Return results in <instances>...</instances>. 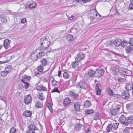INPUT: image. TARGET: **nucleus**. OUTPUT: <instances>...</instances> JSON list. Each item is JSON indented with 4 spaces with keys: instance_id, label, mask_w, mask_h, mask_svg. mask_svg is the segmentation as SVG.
I'll return each instance as SVG.
<instances>
[{
    "instance_id": "f257e3e1",
    "label": "nucleus",
    "mask_w": 133,
    "mask_h": 133,
    "mask_svg": "<svg viewBox=\"0 0 133 133\" xmlns=\"http://www.w3.org/2000/svg\"><path fill=\"white\" fill-rule=\"evenodd\" d=\"M40 43L39 48L41 49L44 50L47 49L46 52H50L53 50L50 48H49L50 43L48 41L47 38L45 37H43L40 39Z\"/></svg>"
},
{
    "instance_id": "f03ea898",
    "label": "nucleus",
    "mask_w": 133,
    "mask_h": 133,
    "mask_svg": "<svg viewBox=\"0 0 133 133\" xmlns=\"http://www.w3.org/2000/svg\"><path fill=\"white\" fill-rule=\"evenodd\" d=\"M31 79V77L24 75L22 77L21 81L23 83L24 88L26 89L28 88L30 86L29 84L26 82V81H29Z\"/></svg>"
},
{
    "instance_id": "7ed1b4c3",
    "label": "nucleus",
    "mask_w": 133,
    "mask_h": 133,
    "mask_svg": "<svg viewBox=\"0 0 133 133\" xmlns=\"http://www.w3.org/2000/svg\"><path fill=\"white\" fill-rule=\"evenodd\" d=\"M29 128L26 132V133H35V131L36 130H38L37 128L33 124H29L28 125Z\"/></svg>"
},
{
    "instance_id": "20e7f679",
    "label": "nucleus",
    "mask_w": 133,
    "mask_h": 133,
    "mask_svg": "<svg viewBox=\"0 0 133 133\" xmlns=\"http://www.w3.org/2000/svg\"><path fill=\"white\" fill-rule=\"evenodd\" d=\"M115 69L113 71L114 74L115 75H117L119 72H120L122 74L124 75L125 74V71H126V69L124 68H120V70L118 68L117 66H116L115 67Z\"/></svg>"
},
{
    "instance_id": "39448f33",
    "label": "nucleus",
    "mask_w": 133,
    "mask_h": 133,
    "mask_svg": "<svg viewBox=\"0 0 133 133\" xmlns=\"http://www.w3.org/2000/svg\"><path fill=\"white\" fill-rule=\"evenodd\" d=\"M104 70L101 68H99L96 70L95 72V77H99L104 74Z\"/></svg>"
},
{
    "instance_id": "423d86ee",
    "label": "nucleus",
    "mask_w": 133,
    "mask_h": 133,
    "mask_svg": "<svg viewBox=\"0 0 133 133\" xmlns=\"http://www.w3.org/2000/svg\"><path fill=\"white\" fill-rule=\"evenodd\" d=\"M95 75V72L92 69H90L88 71L85 72V76L90 77H93Z\"/></svg>"
},
{
    "instance_id": "0eeeda50",
    "label": "nucleus",
    "mask_w": 133,
    "mask_h": 133,
    "mask_svg": "<svg viewBox=\"0 0 133 133\" xmlns=\"http://www.w3.org/2000/svg\"><path fill=\"white\" fill-rule=\"evenodd\" d=\"M130 94L129 91H124L122 93L121 95V97L125 100L128 99L130 97Z\"/></svg>"
},
{
    "instance_id": "6e6552de",
    "label": "nucleus",
    "mask_w": 133,
    "mask_h": 133,
    "mask_svg": "<svg viewBox=\"0 0 133 133\" xmlns=\"http://www.w3.org/2000/svg\"><path fill=\"white\" fill-rule=\"evenodd\" d=\"M77 86L78 87H79L84 89H86L87 88V85L85 82L84 81H81L78 83L77 84Z\"/></svg>"
},
{
    "instance_id": "1a4fd4ad",
    "label": "nucleus",
    "mask_w": 133,
    "mask_h": 133,
    "mask_svg": "<svg viewBox=\"0 0 133 133\" xmlns=\"http://www.w3.org/2000/svg\"><path fill=\"white\" fill-rule=\"evenodd\" d=\"M85 57V55L82 53H79L77 54L76 57L75 58L76 60L79 61L81 60L84 59Z\"/></svg>"
},
{
    "instance_id": "9d476101",
    "label": "nucleus",
    "mask_w": 133,
    "mask_h": 133,
    "mask_svg": "<svg viewBox=\"0 0 133 133\" xmlns=\"http://www.w3.org/2000/svg\"><path fill=\"white\" fill-rule=\"evenodd\" d=\"M120 122L122 124L127 126L128 125V123L127 122L126 118L124 115H122L120 117L119 119Z\"/></svg>"
},
{
    "instance_id": "9b49d317",
    "label": "nucleus",
    "mask_w": 133,
    "mask_h": 133,
    "mask_svg": "<svg viewBox=\"0 0 133 133\" xmlns=\"http://www.w3.org/2000/svg\"><path fill=\"white\" fill-rule=\"evenodd\" d=\"M32 98L31 96L27 95L24 97V102L26 104H28L31 101Z\"/></svg>"
},
{
    "instance_id": "f8f14e48",
    "label": "nucleus",
    "mask_w": 133,
    "mask_h": 133,
    "mask_svg": "<svg viewBox=\"0 0 133 133\" xmlns=\"http://www.w3.org/2000/svg\"><path fill=\"white\" fill-rule=\"evenodd\" d=\"M101 87V84L99 83H98L96 85L95 92L97 95H99L101 94V89L100 88Z\"/></svg>"
},
{
    "instance_id": "ddd939ff",
    "label": "nucleus",
    "mask_w": 133,
    "mask_h": 133,
    "mask_svg": "<svg viewBox=\"0 0 133 133\" xmlns=\"http://www.w3.org/2000/svg\"><path fill=\"white\" fill-rule=\"evenodd\" d=\"M125 88L127 90L126 91H128L132 90V93L133 95V82L132 84L128 83L126 84L125 86Z\"/></svg>"
},
{
    "instance_id": "4468645a",
    "label": "nucleus",
    "mask_w": 133,
    "mask_h": 133,
    "mask_svg": "<svg viewBox=\"0 0 133 133\" xmlns=\"http://www.w3.org/2000/svg\"><path fill=\"white\" fill-rule=\"evenodd\" d=\"M41 49H37L36 50V52L37 54L38 58L41 57L45 54V52L41 51Z\"/></svg>"
},
{
    "instance_id": "2eb2a0df",
    "label": "nucleus",
    "mask_w": 133,
    "mask_h": 133,
    "mask_svg": "<svg viewBox=\"0 0 133 133\" xmlns=\"http://www.w3.org/2000/svg\"><path fill=\"white\" fill-rule=\"evenodd\" d=\"M71 100L70 98L67 97L65 98L64 100L63 103V105L65 106H67L68 105L71 103Z\"/></svg>"
},
{
    "instance_id": "dca6fc26",
    "label": "nucleus",
    "mask_w": 133,
    "mask_h": 133,
    "mask_svg": "<svg viewBox=\"0 0 133 133\" xmlns=\"http://www.w3.org/2000/svg\"><path fill=\"white\" fill-rule=\"evenodd\" d=\"M66 38L67 41L70 43L73 42L74 39L73 36L71 34H68L66 36Z\"/></svg>"
},
{
    "instance_id": "f3484780",
    "label": "nucleus",
    "mask_w": 133,
    "mask_h": 133,
    "mask_svg": "<svg viewBox=\"0 0 133 133\" xmlns=\"http://www.w3.org/2000/svg\"><path fill=\"white\" fill-rule=\"evenodd\" d=\"M81 103L79 102H76L75 103L74 105V109L76 111H79L80 109Z\"/></svg>"
},
{
    "instance_id": "a211bd4d",
    "label": "nucleus",
    "mask_w": 133,
    "mask_h": 133,
    "mask_svg": "<svg viewBox=\"0 0 133 133\" xmlns=\"http://www.w3.org/2000/svg\"><path fill=\"white\" fill-rule=\"evenodd\" d=\"M10 41L8 39H6L4 41L3 46L5 49H7L10 45Z\"/></svg>"
},
{
    "instance_id": "6ab92c4d",
    "label": "nucleus",
    "mask_w": 133,
    "mask_h": 133,
    "mask_svg": "<svg viewBox=\"0 0 133 133\" xmlns=\"http://www.w3.org/2000/svg\"><path fill=\"white\" fill-rule=\"evenodd\" d=\"M121 40L120 39H116L114 41V45L115 46L118 47L121 44Z\"/></svg>"
},
{
    "instance_id": "aec40b11",
    "label": "nucleus",
    "mask_w": 133,
    "mask_h": 133,
    "mask_svg": "<svg viewBox=\"0 0 133 133\" xmlns=\"http://www.w3.org/2000/svg\"><path fill=\"white\" fill-rule=\"evenodd\" d=\"M31 59L34 61H36L37 60L38 57V56L36 52V50L35 51L34 53L32 54L31 57Z\"/></svg>"
},
{
    "instance_id": "412c9836",
    "label": "nucleus",
    "mask_w": 133,
    "mask_h": 133,
    "mask_svg": "<svg viewBox=\"0 0 133 133\" xmlns=\"http://www.w3.org/2000/svg\"><path fill=\"white\" fill-rule=\"evenodd\" d=\"M126 120L128 125L129 123L131 124H133V116L131 115L127 117L126 118Z\"/></svg>"
},
{
    "instance_id": "4be33fe9",
    "label": "nucleus",
    "mask_w": 133,
    "mask_h": 133,
    "mask_svg": "<svg viewBox=\"0 0 133 133\" xmlns=\"http://www.w3.org/2000/svg\"><path fill=\"white\" fill-rule=\"evenodd\" d=\"M70 95L72 98L74 100H77L78 97V94H76L73 92H71L70 94Z\"/></svg>"
},
{
    "instance_id": "5701e85b",
    "label": "nucleus",
    "mask_w": 133,
    "mask_h": 133,
    "mask_svg": "<svg viewBox=\"0 0 133 133\" xmlns=\"http://www.w3.org/2000/svg\"><path fill=\"white\" fill-rule=\"evenodd\" d=\"M40 62L41 64L43 66H45L47 65V61L45 58H42L40 60Z\"/></svg>"
},
{
    "instance_id": "b1692460",
    "label": "nucleus",
    "mask_w": 133,
    "mask_h": 133,
    "mask_svg": "<svg viewBox=\"0 0 133 133\" xmlns=\"http://www.w3.org/2000/svg\"><path fill=\"white\" fill-rule=\"evenodd\" d=\"M35 106L38 108H41L43 106V105L42 101H37L35 103Z\"/></svg>"
},
{
    "instance_id": "393cba45",
    "label": "nucleus",
    "mask_w": 133,
    "mask_h": 133,
    "mask_svg": "<svg viewBox=\"0 0 133 133\" xmlns=\"http://www.w3.org/2000/svg\"><path fill=\"white\" fill-rule=\"evenodd\" d=\"M91 102L88 100H86L84 102L83 105L84 108H87L90 107L91 105Z\"/></svg>"
},
{
    "instance_id": "a878e982",
    "label": "nucleus",
    "mask_w": 133,
    "mask_h": 133,
    "mask_svg": "<svg viewBox=\"0 0 133 133\" xmlns=\"http://www.w3.org/2000/svg\"><path fill=\"white\" fill-rule=\"evenodd\" d=\"M32 113L30 111H26L22 114V115L26 117H30L31 116Z\"/></svg>"
},
{
    "instance_id": "bb28decb",
    "label": "nucleus",
    "mask_w": 133,
    "mask_h": 133,
    "mask_svg": "<svg viewBox=\"0 0 133 133\" xmlns=\"http://www.w3.org/2000/svg\"><path fill=\"white\" fill-rule=\"evenodd\" d=\"M78 62L79 61L77 60L72 62L71 64L72 67L74 68L78 67L79 64Z\"/></svg>"
},
{
    "instance_id": "cd10ccee",
    "label": "nucleus",
    "mask_w": 133,
    "mask_h": 133,
    "mask_svg": "<svg viewBox=\"0 0 133 133\" xmlns=\"http://www.w3.org/2000/svg\"><path fill=\"white\" fill-rule=\"evenodd\" d=\"M133 50V46L131 45L128 46L125 48L126 52L127 53H130Z\"/></svg>"
},
{
    "instance_id": "c85d7f7f",
    "label": "nucleus",
    "mask_w": 133,
    "mask_h": 133,
    "mask_svg": "<svg viewBox=\"0 0 133 133\" xmlns=\"http://www.w3.org/2000/svg\"><path fill=\"white\" fill-rule=\"evenodd\" d=\"M37 4L36 3L32 1L29 5V8L31 9L35 8Z\"/></svg>"
},
{
    "instance_id": "c756f323",
    "label": "nucleus",
    "mask_w": 133,
    "mask_h": 133,
    "mask_svg": "<svg viewBox=\"0 0 133 133\" xmlns=\"http://www.w3.org/2000/svg\"><path fill=\"white\" fill-rule=\"evenodd\" d=\"M112 127V124L111 123L108 124L106 128L107 131L109 132L113 128Z\"/></svg>"
},
{
    "instance_id": "7c9ffc66",
    "label": "nucleus",
    "mask_w": 133,
    "mask_h": 133,
    "mask_svg": "<svg viewBox=\"0 0 133 133\" xmlns=\"http://www.w3.org/2000/svg\"><path fill=\"white\" fill-rule=\"evenodd\" d=\"M0 18L2 23H6L7 20L3 15L1 14L0 15Z\"/></svg>"
},
{
    "instance_id": "2f4dec72",
    "label": "nucleus",
    "mask_w": 133,
    "mask_h": 133,
    "mask_svg": "<svg viewBox=\"0 0 133 133\" xmlns=\"http://www.w3.org/2000/svg\"><path fill=\"white\" fill-rule=\"evenodd\" d=\"M82 125V124H80V123H77L74 127L75 130L76 131L79 130L81 129Z\"/></svg>"
},
{
    "instance_id": "473e14b6",
    "label": "nucleus",
    "mask_w": 133,
    "mask_h": 133,
    "mask_svg": "<svg viewBox=\"0 0 133 133\" xmlns=\"http://www.w3.org/2000/svg\"><path fill=\"white\" fill-rule=\"evenodd\" d=\"M111 114L113 116H115L118 113V111H117L115 109H111L110 110Z\"/></svg>"
},
{
    "instance_id": "72a5a7b5",
    "label": "nucleus",
    "mask_w": 133,
    "mask_h": 133,
    "mask_svg": "<svg viewBox=\"0 0 133 133\" xmlns=\"http://www.w3.org/2000/svg\"><path fill=\"white\" fill-rule=\"evenodd\" d=\"M114 45V42H113L112 41H108L107 43L106 46L108 47L111 48Z\"/></svg>"
},
{
    "instance_id": "f704fd0d",
    "label": "nucleus",
    "mask_w": 133,
    "mask_h": 133,
    "mask_svg": "<svg viewBox=\"0 0 133 133\" xmlns=\"http://www.w3.org/2000/svg\"><path fill=\"white\" fill-rule=\"evenodd\" d=\"M85 111V114L87 115L93 114L94 112V111L92 109H87Z\"/></svg>"
},
{
    "instance_id": "c9c22d12",
    "label": "nucleus",
    "mask_w": 133,
    "mask_h": 133,
    "mask_svg": "<svg viewBox=\"0 0 133 133\" xmlns=\"http://www.w3.org/2000/svg\"><path fill=\"white\" fill-rule=\"evenodd\" d=\"M9 72V71H3L1 73V75L2 77H5L7 75Z\"/></svg>"
},
{
    "instance_id": "e433bc0d",
    "label": "nucleus",
    "mask_w": 133,
    "mask_h": 133,
    "mask_svg": "<svg viewBox=\"0 0 133 133\" xmlns=\"http://www.w3.org/2000/svg\"><path fill=\"white\" fill-rule=\"evenodd\" d=\"M126 107L128 109H133V104L132 103L128 104L126 105Z\"/></svg>"
},
{
    "instance_id": "4c0bfd02",
    "label": "nucleus",
    "mask_w": 133,
    "mask_h": 133,
    "mask_svg": "<svg viewBox=\"0 0 133 133\" xmlns=\"http://www.w3.org/2000/svg\"><path fill=\"white\" fill-rule=\"evenodd\" d=\"M107 92L109 95L111 96H113L114 93L113 91L110 88H108L107 89Z\"/></svg>"
},
{
    "instance_id": "58836bf2",
    "label": "nucleus",
    "mask_w": 133,
    "mask_h": 133,
    "mask_svg": "<svg viewBox=\"0 0 133 133\" xmlns=\"http://www.w3.org/2000/svg\"><path fill=\"white\" fill-rule=\"evenodd\" d=\"M128 42L126 40H123L121 42V45L123 47H124L128 44Z\"/></svg>"
},
{
    "instance_id": "ea45409f",
    "label": "nucleus",
    "mask_w": 133,
    "mask_h": 133,
    "mask_svg": "<svg viewBox=\"0 0 133 133\" xmlns=\"http://www.w3.org/2000/svg\"><path fill=\"white\" fill-rule=\"evenodd\" d=\"M119 124L118 123H115L112 124V128L114 129L115 130H116L118 128Z\"/></svg>"
},
{
    "instance_id": "a19ab883",
    "label": "nucleus",
    "mask_w": 133,
    "mask_h": 133,
    "mask_svg": "<svg viewBox=\"0 0 133 133\" xmlns=\"http://www.w3.org/2000/svg\"><path fill=\"white\" fill-rule=\"evenodd\" d=\"M109 56H110L111 59L113 60H115L116 57V55L112 53H111L110 54Z\"/></svg>"
},
{
    "instance_id": "79ce46f5",
    "label": "nucleus",
    "mask_w": 133,
    "mask_h": 133,
    "mask_svg": "<svg viewBox=\"0 0 133 133\" xmlns=\"http://www.w3.org/2000/svg\"><path fill=\"white\" fill-rule=\"evenodd\" d=\"M43 66H42V65L41 64L40 65H39L37 66V69L38 71L41 72L43 70Z\"/></svg>"
},
{
    "instance_id": "37998d69",
    "label": "nucleus",
    "mask_w": 133,
    "mask_h": 133,
    "mask_svg": "<svg viewBox=\"0 0 133 133\" xmlns=\"http://www.w3.org/2000/svg\"><path fill=\"white\" fill-rule=\"evenodd\" d=\"M63 77L66 79L69 78V74L67 72H64L63 74Z\"/></svg>"
},
{
    "instance_id": "c03bdc74",
    "label": "nucleus",
    "mask_w": 133,
    "mask_h": 133,
    "mask_svg": "<svg viewBox=\"0 0 133 133\" xmlns=\"http://www.w3.org/2000/svg\"><path fill=\"white\" fill-rule=\"evenodd\" d=\"M99 114L98 112H96L94 115V119L95 120H97L99 119Z\"/></svg>"
},
{
    "instance_id": "a18cd8bd",
    "label": "nucleus",
    "mask_w": 133,
    "mask_h": 133,
    "mask_svg": "<svg viewBox=\"0 0 133 133\" xmlns=\"http://www.w3.org/2000/svg\"><path fill=\"white\" fill-rule=\"evenodd\" d=\"M11 65H9L5 68V70L9 71V72L11 71Z\"/></svg>"
},
{
    "instance_id": "49530a36",
    "label": "nucleus",
    "mask_w": 133,
    "mask_h": 133,
    "mask_svg": "<svg viewBox=\"0 0 133 133\" xmlns=\"http://www.w3.org/2000/svg\"><path fill=\"white\" fill-rule=\"evenodd\" d=\"M125 73L126 74H124V75L128 76L132 74L131 72L128 70L126 69V71L125 72Z\"/></svg>"
},
{
    "instance_id": "de8ad7c7",
    "label": "nucleus",
    "mask_w": 133,
    "mask_h": 133,
    "mask_svg": "<svg viewBox=\"0 0 133 133\" xmlns=\"http://www.w3.org/2000/svg\"><path fill=\"white\" fill-rule=\"evenodd\" d=\"M16 131V129L14 127H12L10 129V133H14Z\"/></svg>"
},
{
    "instance_id": "09e8293b",
    "label": "nucleus",
    "mask_w": 133,
    "mask_h": 133,
    "mask_svg": "<svg viewBox=\"0 0 133 133\" xmlns=\"http://www.w3.org/2000/svg\"><path fill=\"white\" fill-rule=\"evenodd\" d=\"M57 92L58 93L60 92V91L58 90L57 88H54L51 90L52 92Z\"/></svg>"
},
{
    "instance_id": "8fccbe9b",
    "label": "nucleus",
    "mask_w": 133,
    "mask_h": 133,
    "mask_svg": "<svg viewBox=\"0 0 133 133\" xmlns=\"http://www.w3.org/2000/svg\"><path fill=\"white\" fill-rule=\"evenodd\" d=\"M43 87L42 85H38L36 87V89L37 90L39 91L42 90V88Z\"/></svg>"
},
{
    "instance_id": "3c124183",
    "label": "nucleus",
    "mask_w": 133,
    "mask_h": 133,
    "mask_svg": "<svg viewBox=\"0 0 133 133\" xmlns=\"http://www.w3.org/2000/svg\"><path fill=\"white\" fill-rule=\"evenodd\" d=\"M129 43L131 45L133 46V38H130Z\"/></svg>"
},
{
    "instance_id": "603ef678",
    "label": "nucleus",
    "mask_w": 133,
    "mask_h": 133,
    "mask_svg": "<svg viewBox=\"0 0 133 133\" xmlns=\"http://www.w3.org/2000/svg\"><path fill=\"white\" fill-rule=\"evenodd\" d=\"M121 107V106L120 105H118L116 107L115 109L117 111H118V112L119 110Z\"/></svg>"
},
{
    "instance_id": "864d4df0",
    "label": "nucleus",
    "mask_w": 133,
    "mask_h": 133,
    "mask_svg": "<svg viewBox=\"0 0 133 133\" xmlns=\"http://www.w3.org/2000/svg\"><path fill=\"white\" fill-rule=\"evenodd\" d=\"M48 107L49 110H50V111L51 112H52L53 111V110L52 108L51 107V105L50 104H48Z\"/></svg>"
},
{
    "instance_id": "5fc2aeb1",
    "label": "nucleus",
    "mask_w": 133,
    "mask_h": 133,
    "mask_svg": "<svg viewBox=\"0 0 133 133\" xmlns=\"http://www.w3.org/2000/svg\"><path fill=\"white\" fill-rule=\"evenodd\" d=\"M124 133H129V129L128 128H125L124 131Z\"/></svg>"
},
{
    "instance_id": "6e6d98bb",
    "label": "nucleus",
    "mask_w": 133,
    "mask_h": 133,
    "mask_svg": "<svg viewBox=\"0 0 133 133\" xmlns=\"http://www.w3.org/2000/svg\"><path fill=\"white\" fill-rule=\"evenodd\" d=\"M114 96L117 97V99H119L121 97V95L118 94H117L115 95Z\"/></svg>"
},
{
    "instance_id": "4d7b16f0",
    "label": "nucleus",
    "mask_w": 133,
    "mask_h": 133,
    "mask_svg": "<svg viewBox=\"0 0 133 133\" xmlns=\"http://www.w3.org/2000/svg\"><path fill=\"white\" fill-rule=\"evenodd\" d=\"M52 78L53 79L52 81V83L54 84V85H56L57 82L54 79V77H52Z\"/></svg>"
},
{
    "instance_id": "13d9d810",
    "label": "nucleus",
    "mask_w": 133,
    "mask_h": 133,
    "mask_svg": "<svg viewBox=\"0 0 133 133\" xmlns=\"http://www.w3.org/2000/svg\"><path fill=\"white\" fill-rule=\"evenodd\" d=\"M26 22V19L25 18H23L22 19L21 22L22 23H24Z\"/></svg>"
},
{
    "instance_id": "bf43d9fd",
    "label": "nucleus",
    "mask_w": 133,
    "mask_h": 133,
    "mask_svg": "<svg viewBox=\"0 0 133 133\" xmlns=\"http://www.w3.org/2000/svg\"><path fill=\"white\" fill-rule=\"evenodd\" d=\"M118 80L119 82H124V80L123 78H120L118 79Z\"/></svg>"
},
{
    "instance_id": "052dcab7",
    "label": "nucleus",
    "mask_w": 133,
    "mask_h": 133,
    "mask_svg": "<svg viewBox=\"0 0 133 133\" xmlns=\"http://www.w3.org/2000/svg\"><path fill=\"white\" fill-rule=\"evenodd\" d=\"M129 8L130 9H133V4L131 3L129 6Z\"/></svg>"
},
{
    "instance_id": "680f3d73",
    "label": "nucleus",
    "mask_w": 133,
    "mask_h": 133,
    "mask_svg": "<svg viewBox=\"0 0 133 133\" xmlns=\"http://www.w3.org/2000/svg\"><path fill=\"white\" fill-rule=\"evenodd\" d=\"M38 98L40 100H43L44 99L42 96L40 95H39Z\"/></svg>"
},
{
    "instance_id": "e2e57ef3",
    "label": "nucleus",
    "mask_w": 133,
    "mask_h": 133,
    "mask_svg": "<svg viewBox=\"0 0 133 133\" xmlns=\"http://www.w3.org/2000/svg\"><path fill=\"white\" fill-rule=\"evenodd\" d=\"M42 90L46 91H47V89L46 88L43 86V87L42 88Z\"/></svg>"
},
{
    "instance_id": "0e129e2a",
    "label": "nucleus",
    "mask_w": 133,
    "mask_h": 133,
    "mask_svg": "<svg viewBox=\"0 0 133 133\" xmlns=\"http://www.w3.org/2000/svg\"><path fill=\"white\" fill-rule=\"evenodd\" d=\"M76 2L77 3H79L80 4L82 2V0H75Z\"/></svg>"
},
{
    "instance_id": "69168bd1",
    "label": "nucleus",
    "mask_w": 133,
    "mask_h": 133,
    "mask_svg": "<svg viewBox=\"0 0 133 133\" xmlns=\"http://www.w3.org/2000/svg\"><path fill=\"white\" fill-rule=\"evenodd\" d=\"M90 19L91 20H93L95 18V16H90L89 17Z\"/></svg>"
},
{
    "instance_id": "338daca9",
    "label": "nucleus",
    "mask_w": 133,
    "mask_h": 133,
    "mask_svg": "<svg viewBox=\"0 0 133 133\" xmlns=\"http://www.w3.org/2000/svg\"><path fill=\"white\" fill-rule=\"evenodd\" d=\"M82 2H83L84 3H86L87 2H89L90 0H82Z\"/></svg>"
},
{
    "instance_id": "774afa93",
    "label": "nucleus",
    "mask_w": 133,
    "mask_h": 133,
    "mask_svg": "<svg viewBox=\"0 0 133 133\" xmlns=\"http://www.w3.org/2000/svg\"><path fill=\"white\" fill-rule=\"evenodd\" d=\"M61 75V72L60 71H58V76L60 77Z\"/></svg>"
}]
</instances>
